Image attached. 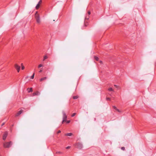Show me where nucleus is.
<instances>
[{"mask_svg": "<svg viewBox=\"0 0 156 156\" xmlns=\"http://www.w3.org/2000/svg\"><path fill=\"white\" fill-rule=\"evenodd\" d=\"M34 17L37 23L38 24L40 23L41 22V20L39 15L37 13V12H36Z\"/></svg>", "mask_w": 156, "mask_h": 156, "instance_id": "1", "label": "nucleus"}, {"mask_svg": "<svg viewBox=\"0 0 156 156\" xmlns=\"http://www.w3.org/2000/svg\"><path fill=\"white\" fill-rule=\"evenodd\" d=\"M12 144V142L11 141L9 142H5L3 143V147L4 148H9L10 147Z\"/></svg>", "mask_w": 156, "mask_h": 156, "instance_id": "2", "label": "nucleus"}, {"mask_svg": "<svg viewBox=\"0 0 156 156\" xmlns=\"http://www.w3.org/2000/svg\"><path fill=\"white\" fill-rule=\"evenodd\" d=\"M15 68L16 69L18 72H19L20 69V66L18 65L17 64H15L14 65Z\"/></svg>", "mask_w": 156, "mask_h": 156, "instance_id": "3", "label": "nucleus"}, {"mask_svg": "<svg viewBox=\"0 0 156 156\" xmlns=\"http://www.w3.org/2000/svg\"><path fill=\"white\" fill-rule=\"evenodd\" d=\"M8 135V132H5L3 136V140H5L6 139V138Z\"/></svg>", "mask_w": 156, "mask_h": 156, "instance_id": "4", "label": "nucleus"}, {"mask_svg": "<svg viewBox=\"0 0 156 156\" xmlns=\"http://www.w3.org/2000/svg\"><path fill=\"white\" fill-rule=\"evenodd\" d=\"M41 2H42V1L41 0H40L38 2V4L36 5V9H39Z\"/></svg>", "mask_w": 156, "mask_h": 156, "instance_id": "5", "label": "nucleus"}, {"mask_svg": "<svg viewBox=\"0 0 156 156\" xmlns=\"http://www.w3.org/2000/svg\"><path fill=\"white\" fill-rule=\"evenodd\" d=\"M40 93L38 91H37L35 92L33 94V96H34L36 95H39L40 94Z\"/></svg>", "mask_w": 156, "mask_h": 156, "instance_id": "6", "label": "nucleus"}, {"mask_svg": "<svg viewBox=\"0 0 156 156\" xmlns=\"http://www.w3.org/2000/svg\"><path fill=\"white\" fill-rule=\"evenodd\" d=\"M63 114V119H66L67 118V116L66 114L64 112H62Z\"/></svg>", "mask_w": 156, "mask_h": 156, "instance_id": "7", "label": "nucleus"}, {"mask_svg": "<svg viewBox=\"0 0 156 156\" xmlns=\"http://www.w3.org/2000/svg\"><path fill=\"white\" fill-rule=\"evenodd\" d=\"M23 112V110H21L19 112H18L16 114V116H17L18 115H20L21 114L22 112Z\"/></svg>", "mask_w": 156, "mask_h": 156, "instance_id": "8", "label": "nucleus"}, {"mask_svg": "<svg viewBox=\"0 0 156 156\" xmlns=\"http://www.w3.org/2000/svg\"><path fill=\"white\" fill-rule=\"evenodd\" d=\"M78 147L80 149H81L82 147V145L81 144L78 143L77 144Z\"/></svg>", "mask_w": 156, "mask_h": 156, "instance_id": "9", "label": "nucleus"}, {"mask_svg": "<svg viewBox=\"0 0 156 156\" xmlns=\"http://www.w3.org/2000/svg\"><path fill=\"white\" fill-rule=\"evenodd\" d=\"M47 79V77H45L42 78L40 79V81H43L46 80Z\"/></svg>", "mask_w": 156, "mask_h": 156, "instance_id": "10", "label": "nucleus"}, {"mask_svg": "<svg viewBox=\"0 0 156 156\" xmlns=\"http://www.w3.org/2000/svg\"><path fill=\"white\" fill-rule=\"evenodd\" d=\"M73 135V134L72 133H68L65 134V135L66 136H71Z\"/></svg>", "mask_w": 156, "mask_h": 156, "instance_id": "11", "label": "nucleus"}, {"mask_svg": "<svg viewBox=\"0 0 156 156\" xmlns=\"http://www.w3.org/2000/svg\"><path fill=\"white\" fill-rule=\"evenodd\" d=\"M21 66L22 67V68H21L23 70L25 69V67L23 66V63H21Z\"/></svg>", "mask_w": 156, "mask_h": 156, "instance_id": "12", "label": "nucleus"}, {"mask_svg": "<svg viewBox=\"0 0 156 156\" xmlns=\"http://www.w3.org/2000/svg\"><path fill=\"white\" fill-rule=\"evenodd\" d=\"M108 90L109 91H114V90L111 87H110L108 89Z\"/></svg>", "mask_w": 156, "mask_h": 156, "instance_id": "13", "label": "nucleus"}, {"mask_svg": "<svg viewBox=\"0 0 156 156\" xmlns=\"http://www.w3.org/2000/svg\"><path fill=\"white\" fill-rule=\"evenodd\" d=\"M79 97L78 96H74L73 97V98L74 99H76L78 98Z\"/></svg>", "mask_w": 156, "mask_h": 156, "instance_id": "14", "label": "nucleus"}, {"mask_svg": "<svg viewBox=\"0 0 156 156\" xmlns=\"http://www.w3.org/2000/svg\"><path fill=\"white\" fill-rule=\"evenodd\" d=\"M48 58V56L47 55H45L44 57L43 60H44L45 59H47Z\"/></svg>", "mask_w": 156, "mask_h": 156, "instance_id": "15", "label": "nucleus"}, {"mask_svg": "<svg viewBox=\"0 0 156 156\" xmlns=\"http://www.w3.org/2000/svg\"><path fill=\"white\" fill-rule=\"evenodd\" d=\"M94 58L95 59V60L97 61H98V60H99V58L98 57H96V56H95L94 57Z\"/></svg>", "mask_w": 156, "mask_h": 156, "instance_id": "16", "label": "nucleus"}, {"mask_svg": "<svg viewBox=\"0 0 156 156\" xmlns=\"http://www.w3.org/2000/svg\"><path fill=\"white\" fill-rule=\"evenodd\" d=\"M34 73L33 74L32 76H31V79H34Z\"/></svg>", "mask_w": 156, "mask_h": 156, "instance_id": "17", "label": "nucleus"}, {"mask_svg": "<svg viewBox=\"0 0 156 156\" xmlns=\"http://www.w3.org/2000/svg\"><path fill=\"white\" fill-rule=\"evenodd\" d=\"M32 88H31L30 89V90H29L28 91V92L29 93L30 92H32Z\"/></svg>", "mask_w": 156, "mask_h": 156, "instance_id": "18", "label": "nucleus"}, {"mask_svg": "<svg viewBox=\"0 0 156 156\" xmlns=\"http://www.w3.org/2000/svg\"><path fill=\"white\" fill-rule=\"evenodd\" d=\"M114 86L116 88H120H120L118 86L116 85H114Z\"/></svg>", "mask_w": 156, "mask_h": 156, "instance_id": "19", "label": "nucleus"}, {"mask_svg": "<svg viewBox=\"0 0 156 156\" xmlns=\"http://www.w3.org/2000/svg\"><path fill=\"white\" fill-rule=\"evenodd\" d=\"M43 66V65L42 64H40L38 66V68H40Z\"/></svg>", "mask_w": 156, "mask_h": 156, "instance_id": "20", "label": "nucleus"}, {"mask_svg": "<svg viewBox=\"0 0 156 156\" xmlns=\"http://www.w3.org/2000/svg\"><path fill=\"white\" fill-rule=\"evenodd\" d=\"M63 119V121H62V123H63V122L65 121H66V119Z\"/></svg>", "mask_w": 156, "mask_h": 156, "instance_id": "21", "label": "nucleus"}, {"mask_svg": "<svg viewBox=\"0 0 156 156\" xmlns=\"http://www.w3.org/2000/svg\"><path fill=\"white\" fill-rule=\"evenodd\" d=\"M76 113H73L72 115V117H73L74 116L76 115Z\"/></svg>", "mask_w": 156, "mask_h": 156, "instance_id": "22", "label": "nucleus"}, {"mask_svg": "<svg viewBox=\"0 0 156 156\" xmlns=\"http://www.w3.org/2000/svg\"><path fill=\"white\" fill-rule=\"evenodd\" d=\"M121 149L123 151H124L125 150V148L124 147H121Z\"/></svg>", "mask_w": 156, "mask_h": 156, "instance_id": "23", "label": "nucleus"}, {"mask_svg": "<svg viewBox=\"0 0 156 156\" xmlns=\"http://www.w3.org/2000/svg\"><path fill=\"white\" fill-rule=\"evenodd\" d=\"M113 108H114L116 110H117V108H116L115 106H113Z\"/></svg>", "mask_w": 156, "mask_h": 156, "instance_id": "24", "label": "nucleus"}, {"mask_svg": "<svg viewBox=\"0 0 156 156\" xmlns=\"http://www.w3.org/2000/svg\"><path fill=\"white\" fill-rule=\"evenodd\" d=\"M56 153L58 154H61L62 153L60 151H58V152H56Z\"/></svg>", "mask_w": 156, "mask_h": 156, "instance_id": "25", "label": "nucleus"}, {"mask_svg": "<svg viewBox=\"0 0 156 156\" xmlns=\"http://www.w3.org/2000/svg\"><path fill=\"white\" fill-rule=\"evenodd\" d=\"M116 110L117 111L119 112H121V111H120L118 109H117Z\"/></svg>", "mask_w": 156, "mask_h": 156, "instance_id": "26", "label": "nucleus"}, {"mask_svg": "<svg viewBox=\"0 0 156 156\" xmlns=\"http://www.w3.org/2000/svg\"><path fill=\"white\" fill-rule=\"evenodd\" d=\"M70 122V120H68V121H66V122L67 123H69Z\"/></svg>", "mask_w": 156, "mask_h": 156, "instance_id": "27", "label": "nucleus"}, {"mask_svg": "<svg viewBox=\"0 0 156 156\" xmlns=\"http://www.w3.org/2000/svg\"><path fill=\"white\" fill-rule=\"evenodd\" d=\"M89 18V16H88V17H86V18H85V19H87V20H88Z\"/></svg>", "mask_w": 156, "mask_h": 156, "instance_id": "28", "label": "nucleus"}, {"mask_svg": "<svg viewBox=\"0 0 156 156\" xmlns=\"http://www.w3.org/2000/svg\"><path fill=\"white\" fill-rule=\"evenodd\" d=\"M70 148V147H69V146H68V147H66V149H69Z\"/></svg>", "mask_w": 156, "mask_h": 156, "instance_id": "29", "label": "nucleus"}, {"mask_svg": "<svg viewBox=\"0 0 156 156\" xmlns=\"http://www.w3.org/2000/svg\"><path fill=\"white\" fill-rule=\"evenodd\" d=\"M61 131L60 130H59L58 131V132H57V133H61Z\"/></svg>", "mask_w": 156, "mask_h": 156, "instance_id": "30", "label": "nucleus"}, {"mask_svg": "<svg viewBox=\"0 0 156 156\" xmlns=\"http://www.w3.org/2000/svg\"><path fill=\"white\" fill-rule=\"evenodd\" d=\"M88 13L89 15L90 14V11H88Z\"/></svg>", "mask_w": 156, "mask_h": 156, "instance_id": "31", "label": "nucleus"}, {"mask_svg": "<svg viewBox=\"0 0 156 156\" xmlns=\"http://www.w3.org/2000/svg\"><path fill=\"white\" fill-rule=\"evenodd\" d=\"M107 100H110V98H107Z\"/></svg>", "mask_w": 156, "mask_h": 156, "instance_id": "32", "label": "nucleus"}, {"mask_svg": "<svg viewBox=\"0 0 156 156\" xmlns=\"http://www.w3.org/2000/svg\"><path fill=\"white\" fill-rule=\"evenodd\" d=\"M42 72V70H41L39 71V72H40V73H41Z\"/></svg>", "mask_w": 156, "mask_h": 156, "instance_id": "33", "label": "nucleus"}, {"mask_svg": "<svg viewBox=\"0 0 156 156\" xmlns=\"http://www.w3.org/2000/svg\"><path fill=\"white\" fill-rule=\"evenodd\" d=\"M100 63H102V61H100Z\"/></svg>", "mask_w": 156, "mask_h": 156, "instance_id": "34", "label": "nucleus"}, {"mask_svg": "<svg viewBox=\"0 0 156 156\" xmlns=\"http://www.w3.org/2000/svg\"><path fill=\"white\" fill-rule=\"evenodd\" d=\"M28 76H27V77H26V78H28Z\"/></svg>", "mask_w": 156, "mask_h": 156, "instance_id": "35", "label": "nucleus"}, {"mask_svg": "<svg viewBox=\"0 0 156 156\" xmlns=\"http://www.w3.org/2000/svg\"><path fill=\"white\" fill-rule=\"evenodd\" d=\"M85 26H87V24H85Z\"/></svg>", "mask_w": 156, "mask_h": 156, "instance_id": "36", "label": "nucleus"}]
</instances>
